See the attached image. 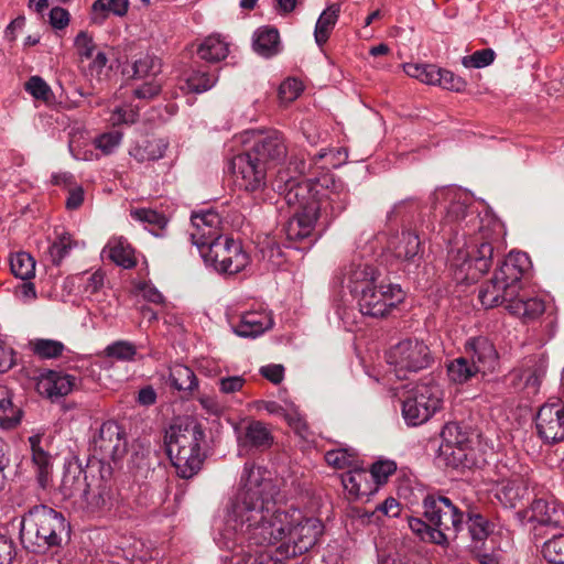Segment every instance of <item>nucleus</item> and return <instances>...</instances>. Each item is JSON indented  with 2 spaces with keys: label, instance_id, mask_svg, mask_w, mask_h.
Wrapping results in <instances>:
<instances>
[{
  "label": "nucleus",
  "instance_id": "21",
  "mask_svg": "<svg viewBox=\"0 0 564 564\" xmlns=\"http://www.w3.org/2000/svg\"><path fill=\"white\" fill-rule=\"evenodd\" d=\"M273 326L271 313L259 308L241 313L239 321L231 324L236 335L243 338H256Z\"/></svg>",
  "mask_w": 564,
  "mask_h": 564
},
{
  "label": "nucleus",
  "instance_id": "1",
  "mask_svg": "<svg viewBox=\"0 0 564 564\" xmlns=\"http://www.w3.org/2000/svg\"><path fill=\"white\" fill-rule=\"evenodd\" d=\"M279 487L270 473L246 463L226 518L214 540L231 553L228 564H284L310 551L324 531L321 520L276 505Z\"/></svg>",
  "mask_w": 564,
  "mask_h": 564
},
{
  "label": "nucleus",
  "instance_id": "3",
  "mask_svg": "<svg viewBox=\"0 0 564 564\" xmlns=\"http://www.w3.org/2000/svg\"><path fill=\"white\" fill-rule=\"evenodd\" d=\"M20 538L25 549L34 553H45L59 549L69 541L70 525L62 512L37 505L23 514Z\"/></svg>",
  "mask_w": 564,
  "mask_h": 564
},
{
  "label": "nucleus",
  "instance_id": "8",
  "mask_svg": "<svg viewBox=\"0 0 564 564\" xmlns=\"http://www.w3.org/2000/svg\"><path fill=\"white\" fill-rule=\"evenodd\" d=\"M404 292L399 284L388 283L373 286L355 299L359 312L365 316L381 318L389 315L404 300Z\"/></svg>",
  "mask_w": 564,
  "mask_h": 564
},
{
  "label": "nucleus",
  "instance_id": "52",
  "mask_svg": "<svg viewBox=\"0 0 564 564\" xmlns=\"http://www.w3.org/2000/svg\"><path fill=\"white\" fill-rule=\"evenodd\" d=\"M122 141V133L118 130L105 132L94 140L96 149L100 150L102 154L109 155L113 153Z\"/></svg>",
  "mask_w": 564,
  "mask_h": 564
},
{
  "label": "nucleus",
  "instance_id": "56",
  "mask_svg": "<svg viewBox=\"0 0 564 564\" xmlns=\"http://www.w3.org/2000/svg\"><path fill=\"white\" fill-rule=\"evenodd\" d=\"M74 45L77 52V55L82 61L90 59L94 56L96 44L91 35H89L85 31H80L74 41Z\"/></svg>",
  "mask_w": 564,
  "mask_h": 564
},
{
  "label": "nucleus",
  "instance_id": "64",
  "mask_svg": "<svg viewBox=\"0 0 564 564\" xmlns=\"http://www.w3.org/2000/svg\"><path fill=\"white\" fill-rule=\"evenodd\" d=\"M246 379L242 376L223 377L218 380L219 390L225 394H232L242 389Z\"/></svg>",
  "mask_w": 564,
  "mask_h": 564
},
{
  "label": "nucleus",
  "instance_id": "12",
  "mask_svg": "<svg viewBox=\"0 0 564 564\" xmlns=\"http://www.w3.org/2000/svg\"><path fill=\"white\" fill-rule=\"evenodd\" d=\"M379 269L365 260H354L344 267L338 279L344 288H346L354 299L369 291L373 286L380 284Z\"/></svg>",
  "mask_w": 564,
  "mask_h": 564
},
{
  "label": "nucleus",
  "instance_id": "28",
  "mask_svg": "<svg viewBox=\"0 0 564 564\" xmlns=\"http://www.w3.org/2000/svg\"><path fill=\"white\" fill-rule=\"evenodd\" d=\"M507 310L510 314L529 322L541 316L545 311V305L539 297H528L518 292L512 302L507 305Z\"/></svg>",
  "mask_w": 564,
  "mask_h": 564
},
{
  "label": "nucleus",
  "instance_id": "41",
  "mask_svg": "<svg viewBox=\"0 0 564 564\" xmlns=\"http://www.w3.org/2000/svg\"><path fill=\"white\" fill-rule=\"evenodd\" d=\"M171 386L183 392H192L198 387L194 371L184 365H175L170 372Z\"/></svg>",
  "mask_w": 564,
  "mask_h": 564
},
{
  "label": "nucleus",
  "instance_id": "61",
  "mask_svg": "<svg viewBox=\"0 0 564 564\" xmlns=\"http://www.w3.org/2000/svg\"><path fill=\"white\" fill-rule=\"evenodd\" d=\"M137 119L138 109L130 105L116 107L110 117L112 124L134 123Z\"/></svg>",
  "mask_w": 564,
  "mask_h": 564
},
{
  "label": "nucleus",
  "instance_id": "7",
  "mask_svg": "<svg viewBox=\"0 0 564 564\" xmlns=\"http://www.w3.org/2000/svg\"><path fill=\"white\" fill-rule=\"evenodd\" d=\"M387 362L398 379L427 368L432 362L429 346L419 339H404L392 346L386 354Z\"/></svg>",
  "mask_w": 564,
  "mask_h": 564
},
{
  "label": "nucleus",
  "instance_id": "11",
  "mask_svg": "<svg viewBox=\"0 0 564 564\" xmlns=\"http://www.w3.org/2000/svg\"><path fill=\"white\" fill-rule=\"evenodd\" d=\"M231 169L236 176V182L245 191L257 192L267 186L270 167L248 151L234 156Z\"/></svg>",
  "mask_w": 564,
  "mask_h": 564
},
{
  "label": "nucleus",
  "instance_id": "50",
  "mask_svg": "<svg viewBox=\"0 0 564 564\" xmlns=\"http://www.w3.org/2000/svg\"><path fill=\"white\" fill-rule=\"evenodd\" d=\"M105 355L118 361H133L137 355V347L128 340H117L105 348Z\"/></svg>",
  "mask_w": 564,
  "mask_h": 564
},
{
  "label": "nucleus",
  "instance_id": "18",
  "mask_svg": "<svg viewBox=\"0 0 564 564\" xmlns=\"http://www.w3.org/2000/svg\"><path fill=\"white\" fill-rule=\"evenodd\" d=\"M464 356L475 365L480 373L492 372L498 365V352L485 336L470 337L464 345Z\"/></svg>",
  "mask_w": 564,
  "mask_h": 564
},
{
  "label": "nucleus",
  "instance_id": "6",
  "mask_svg": "<svg viewBox=\"0 0 564 564\" xmlns=\"http://www.w3.org/2000/svg\"><path fill=\"white\" fill-rule=\"evenodd\" d=\"M443 404V390L432 380L414 384L402 401V416L408 425L429 421Z\"/></svg>",
  "mask_w": 564,
  "mask_h": 564
},
{
  "label": "nucleus",
  "instance_id": "46",
  "mask_svg": "<svg viewBox=\"0 0 564 564\" xmlns=\"http://www.w3.org/2000/svg\"><path fill=\"white\" fill-rule=\"evenodd\" d=\"M468 531L475 543H482L494 531V524L480 513L468 512Z\"/></svg>",
  "mask_w": 564,
  "mask_h": 564
},
{
  "label": "nucleus",
  "instance_id": "60",
  "mask_svg": "<svg viewBox=\"0 0 564 564\" xmlns=\"http://www.w3.org/2000/svg\"><path fill=\"white\" fill-rule=\"evenodd\" d=\"M80 279L83 281V291L88 295L99 292L105 284V273L101 270H96L89 274L84 273Z\"/></svg>",
  "mask_w": 564,
  "mask_h": 564
},
{
  "label": "nucleus",
  "instance_id": "14",
  "mask_svg": "<svg viewBox=\"0 0 564 564\" xmlns=\"http://www.w3.org/2000/svg\"><path fill=\"white\" fill-rule=\"evenodd\" d=\"M538 435L546 444L564 441V405L560 400L543 404L535 416Z\"/></svg>",
  "mask_w": 564,
  "mask_h": 564
},
{
  "label": "nucleus",
  "instance_id": "24",
  "mask_svg": "<svg viewBox=\"0 0 564 564\" xmlns=\"http://www.w3.org/2000/svg\"><path fill=\"white\" fill-rule=\"evenodd\" d=\"M234 241L235 239L230 237L221 236L207 242H200L197 249L205 264L220 273V267L225 264Z\"/></svg>",
  "mask_w": 564,
  "mask_h": 564
},
{
  "label": "nucleus",
  "instance_id": "40",
  "mask_svg": "<svg viewBox=\"0 0 564 564\" xmlns=\"http://www.w3.org/2000/svg\"><path fill=\"white\" fill-rule=\"evenodd\" d=\"M250 263V256L238 240L231 242L230 253L225 264L220 267V273L236 274L241 272Z\"/></svg>",
  "mask_w": 564,
  "mask_h": 564
},
{
  "label": "nucleus",
  "instance_id": "22",
  "mask_svg": "<svg viewBox=\"0 0 564 564\" xmlns=\"http://www.w3.org/2000/svg\"><path fill=\"white\" fill-rule=\"evenodd\" d=\"M530 520L553 529H564V506L554 498H539L530 507Z\"/></svg>",
  "mask_w": 564,
  "mask_h": 564
},
{
  "label": "nucleus",
  "instance_id": "30",
  "mask_svg": "<svg viewBox=\"0 0 564 564\" xmlns=\"http://www.w3.org/2000/svg\"><path fill=\"white\" fill-rule=\"evenodd\" d=\"M528 492V486L520 477L500 481L496 489V498L506 508H516Z\"/></svg>",
  "mask_w": 564,
  "mask_h": 564
},
{
  "label": "nucleus",
  "instance_id": "15",
  "mask_svg": "<svg viewBox=\"0 0 564 564\" xmlns=\"http://www.w3.org/2000/svg\"><path fill=\"white\" fill-rule=\"evenodd\" d=\"M85 480L86 474L79 467L75 468L73 476L72 470L68 469L63 477L64 495L68 497H79L93 508L104 507L107 499L109 498L106 488H99L96 492L90 489L89 485H87Z\"/></svg>",
  "mask_w": 564,
  "mask_h": 564
},
{
  "label": "nucleus",
  "instance_id": "63",
  "mask_svg": "<svg viewBox=\"0 0 564 564\" xmlns=\"http://www.w3.org/2000/svg\"><path fill=\"white\" fill-rule=\"evenodd\" d=\"M301 91V82L294 78H289L280 85L279 97L282 101L291 102L300 96Z\"/></svg>",
  "mask_w": 564,
  "mask_h": 564
},
{
  "label": "nucleus",
  "instance_id": "53",
  "mask_svg": "<svg viewBox=\"0 0 564 564\" xmlns=\"http://www.w3.org/2000/svg\"><path fill=\"white\" fill-rule=\"evenodd\" d=\"M73 248L72 236L67 232L58 236L57 240L50 247L52 262L58 265Z\"/></svg>",
  "mask_w": 564,
  "mask_h": 564
},
{
  "label": "nucleus",
  "instance_id": "10",
  "mask_svg": "<svg viewBox=\"0 0 564 564\" xmlns=\"http://www.w3.org/2000/svg\"><path fill=\"white\" fill-rule=\"evenodd\" d=\"M94 457L102 463L120 460L127 453L124 432L115 421L104 422L91 442Z\"/></svg>",
  "mask_w": 564,
  "mask_h": 564
},
{
  "label": "nucleus",
  "instance_id": "59",
  "mask_svg": "<svg viewBox=\"0 0 564 564\" xmlns=\"http://www.w3.org/2000/svg\"><path fill=\"white\" fill-rule=\"evenodd\" d=\"M290 427L302 438H307L308 436V426L303 417V415L299 412L297 408L291 403L290 411L284 419Z\"/></svg>",
  "mask_w": 564,
  "mask_h": 564
},
{
  "label": "nucleus",
  "instance_id": "35",
  "mask_svg": "<svg viewBox=\"0 0 564 564\" xmlns=\"http://www.w3.org/2000/svg\"><path fill=\"white\" fill-rule=\"evenodd\" d=\"M21 410L12 403V393L8 387L0 384V426L12 429L21 421Z\"/></svg>",
  "mask_w": 564,
  "mask_h": 564
},
{
  "label": "nucleus",
  "instance_id": "26",
  "mask_svg": "<svg viewBox=\"0 0 564 564\" xmlns=\"http://www.w3.org/2000/svg\"><path fill=\"white\" fill-rule=\"evenodd\" d=\"M230 43L218 33L206 36L196 48L198 57L208 63L224 61L229 54Z\"/></svg>",
  "mask_w": 564,
  "mask_h": 564
},
{
  "label": "nucleus",
  "instance_id": "54",
  "mask_svg": "<svg viewBox=\"0 0 564 564\" xmlns=\"http://www.w3.org/2000/svg\"><path fill=\"white\" fill-rule=\"evenodd\" d=\"M495 52L491 48L476 51L471 55L464 56L462 64L467 67L482 68L489 66L495 61Z\"/></svg>",
  "mask_w": 564,
  "mask_h": 564
},
{
  "label": "nucleus",
  "instance_id": "38",
  "mask_svg": "<svg viewBox=\"0 0 564 564\" xmlns=\"http://www.w3.org/2000/svg\"><path fill=\"white\" fill-rule=\"evenodd\" d=\"M408 522L411 531L422 541L435 543L438 545L447 544L448 538L446 533H443L438 529H434L430 522L426 523L422 519L414 517H410Z\"/></svg>",
  "mask_w": 564,
  "mask_h": 564
},
{
  "label": "nucleus",
  "instance_id": "51",
  "mask_svg": "<svg viewBox=\"0 0 564 564\" xmlns=\"http://www.w3.org/2000/svg\"><path fill=\"white\" fill-rule=\"evenodd\" d=\"M32 460L37 468V482L40 487L45 489L50 482L51 456L43 448L34 449L32 452Z\"/></svg>",
  "mask_w": 564,
  "mask_h": 564
},
{
  "label": "nucleus",
  "instance_id": "33",
  "mask_svg": "<svg viewBox=\"0 0 564 564\" xmlns=\"http://www.w3.org/2000/svg\"><path fill=\"white\" fill-rule=\"evenodd\" d=\"M104 252H107L108 257L120 267L130 269L135 265L133 249L122 237L110 239Z\"/></svg>",
  "mask_w": 564,
  "mask_h": 564
},
{
  "label": "nucleus",
  "instance_id": "39",
  "mask_svg": "<svg viewBox=\"0 0 564 564\" xmlns=\"http://www.w3.org/2000/svg\"><path fill=\"white\" fill-rule=\"evenodd\" d=\"M167 143L163 139L154 138L142 142L130 151V154L139 162L155 161L163 158Z\"/></svg>",
  "mask_w": 564,
  "mask_h": 564
},
{
  "label": "nucleus",
  "instance_id": "9",
  "mask_svg": "<svg viewBox=\"0 0 564 564\" xmlns=\"http://www.w3.org/2000/svg\"><path fill=\"white\" fill-rule=\"evenodd\" d=\"M423 514L434 529L457 533L464 523V513L444 496L427 495L423 499Z\"/></svg>",
  "mask_w": 564,
  "mask_h": 564
},
{
  "label": "nucleus",
  "instance_id": "36",
  "mask_svg": "<svg viewBox=\"0 0 564 564\" xmlns=\"http://www.w3.org/2000/svg\"><path fill=\"white\" fill-rule=\"evenodd\" d=\"M446 370L449 381L455 384H464L480 373L465 356L451 360L446 365Z\"/></svg>",
  "mask_w": 564,
  "mask_h": 564
},
{
  "label": "nucleus",
  "instance_id": "55",
  "mask_svg": "<svg viewBox=\"0 0 564 564\" xmlns=\"http://www.w3.org/2000/svg\"><path fill=\"white\" fill-rule=\"evenodd\" d=\"M397 470V464L393 460H379L371 466L369 476L372 484L386 482L388 477Z\"/></svg>",
  "mask_w": 564,
  "mask_h": 564
},
{
  "label": "nucleus",
  "instance_id": "32",
  "mask_svg": "<svg viewBox=\"0 0 564 564\" xmlns=\"http://www.w3.org/2000/svg\"><path fill=\"white\" fill-rule=\"evenodd\" d=\"M253 50L263 57H271L280 51V35L276 29L260 28L253 34Z\"/></svg>",
  "mask_w": 564,
  "mask_h": 564
},
{
  "label": "nucleus",
  "instance_id": "27",
  "mask_svg": "<svg viewBox=\"0 0 564 564\" xmlns=\"http://www.w3.org/2000/svg\"><path fill=\"white\" fill-rule=\"evenodd\" d=\"M420 246L421 242L415 232L402 231L393 246V254L402 262L417 265L422 258Z\"/></svg>",
  "mask_w": 564,
  "mask_h": 564
},
{
  "label": "nucleus",
  "instance_id": "37",
  "mask_svg": "<svg viewBox=\"0 0 564 564\" xmlns=\"http://www.w3.org/2000/svg\"><path fill=\"white\" fill-rule=\"evenodd\" d=\"M130 216L132 219L147 224L149 226V230L155 237H162L163 230L165 229L169 219L162 213H159L154 209L150 208H135L130 212Z\"/></svg>",
  "mask_w": 564,
  "mask_h": 564
},
{
  "label": "nucleus",
  "instance_id": "47",
  "mask_svg": "<svg viewBox=\"0 0 564 564\" xmlns=\"http://www.w3.org/2000/svg\"><path fill=\"white\" fill-rule=\"evenodd\" d=\"M325 460L329 466L335 468L350 469L358 463V457L357 453L352 448H337L327 451L325 454Z\"/></svg>",
  "mask_w": 564,
  "mask_h": 564
},
{
  "label": "nucleus",
  "instance_id": "58",
  "mask_svg": "<svg viewBox=\"0 0 564 564\" xmlns=\"http://www.w3.org/2000/svg\"><path fill=\"white\" fill-rule=\"evenodd\" d=\"M129 9V0H96L93 4L94 12L110 11L115 15L123 17Z\"/></svg>",
  "mask_w": 564,
  "mask_h": 564
},
{
  "label": "nucleus",
  "instance_id": "16",
  "mask_svg": "<svg viewBox=\"0 0 564 564\" xmlns=\"http://www.w3.org/2000/svg\"><path fill=\"white\" fill-rule=\"evenodd\" d=\"M467 195L455 187L437 188L431 195V203L434 208L444 205V225L458 223L467 215Z\"/></svg>",
  "mask_w": 564,
  "mask_h": 564
},
{
  "label": "nucleus",
  "instance_id": "43",
  "mask_svg": "<svg viewBox=\"0 0 564 564\" xmlns=\"http://www.w3.org/2000/svg\"><path fill=\"white\" fill-rule=\"evenodd\" d=\"M218 80L215 72L205 69H193L186 78L187 90L195 94H202L212 89Z\"/></svg>",
  "mask_w": 564,
  "mask_h": 564
},
{
  "label": "nucleus",
  "instance_id": "2",
  "mask_svg": "<svg viewBox=\"0 0 564 564\" xmlns=\"http://www.w3.org/2000/svg\"><path fill=\"white\" fill-rule=\"evenodd\" d=\"M305 162L290 161L280 166L271 181L272 188L284 196L288 205L307 202L324 224H329L340 216L350 202L349 188L332 174L318 178L303 177Z\"/></svg>",
  "mask_w": 564,
  "mask_h": 564
},
{
  "label": "nucleus",
  "instance_id": "5",
  "mask_svg": "<svg viewBox=\"0 0 564 564\" xmlns=\"http://www.w3.org/2000/svg\"><path fill=\"white\" fill-rule=\"evenodd\" d=\"M501 226L479 227L478 234L465 243V248L452 250L449 261L457 282L473 283L488 272L494 256V242L500 237Z\"/></svg>",
  "mask_w": 564,
  "mask_h": 564
},
{
  "label": "nucleus",
  "instance_id": "48",
  "mask_svg": "<svg viewBox=\"0 0 564 564\" xmlns=\"http://www.w3.org/2000/svg\"><path fill=\"white\" fill-rule=\"evenodd\" d=\"M132 68L133 76L137 78L152 77L155 79V76L161 73L162 64L160 58L145 54L133 63Z\"/></svg>",
  "mask_w": 564,
  "mask_h": 564
},
{
  "label": "nucleus",
  "instance_id": "29",
  "mask_svg": "<svg viewBox=\"0 0 564 564\" xmlns=\"http://www.w3.org/2000/svg\"><path fill=\"white\" fill-rule=\"evenodd\" d=\"M545 371L542 361H534L531 366L513 372V379L518 381L514 386L523 389L528 395H534L540 389Z\"/></svg>",
  "mask_w": 564,
  "mask_h": 564
},
{
  "label": "nucleus",
  "instance_id": "31",
  "mask_svg": "<svg viewBox=\"0 0 564 564\" xmlns=\"http://www.w3.org/2000/svg\"><path fill=\"white\" fill-rule=\"evenodd\" d=\"M340 13V6L333 3L328 6L318 17L315 29L314 39L319 47L328 41Z\"/></svg>",
  "mask_w": 564,
  "mask_h": 564
},
{
  "label": "nucleus",
  "instance_id": "17",
  "mask_svg": "<svg viewBox=\"0 0 564 564\" xmlns=\"http://www.w3.org/2000/svg\"><path fill=\"white\" fill-rule=\"evenodd\" d=\"M294 205H299L300 210L295 213L284 227L286 239L290 242L305 241L311 247L314 242L313 231L319 217L308 206L307 202H299Z\"/></svg>",
  "mask_w": 564,
  "mask_h": 564
},
{
  "label": "nucleus",
  "instance_id": "23",
  "mask_svg": "<svg viewBox=\"0 0 564 564\" xmlns=\"http://www.w3.org/2000/svg\"><path fill=\"white\" fill-rule=\"evenodd\" d=\"M341 484L350 499H358L362 496H369L377 486L372 484L369 473L358 466V463L341 475Z\"/></svg>",
  "mask_w": 564,
  "mask_h": 564
},
{
  "label": "nucleus",
  "instance_id": "25",
  "mask_svg": "<svg viewBox=\"0 0 564 564\" xmlns=\"http://www.w3.org/2000/svg\"><path fill=\"white\" fill-rule=\"evenodd\" d=\"M517 293L508 286V284L492 279L486 283L479 291V300L486 308L498 305H508L512 302Z\"/></svg>",
  "mask_w": 564,
  "mask_h": 564
},
{
  "label": "nucleus",
  "instance_id": "19",
  "mask_svg": "<svg viewBox=\"0 0 564 564\" xmlns=\"http://www.w3.org/2000/svg\"><path fill=\"white\" fill-rule=\"evenodd\" d=\"M193 231L189 234L194 246H200V242H207L221 237V217L212 209H202L194 212L191 216Z\"/></svg>",
  "mask_w": 564,
  "mask_h": 564
},
{
  "label": "nucleus",
  "instance_id": "42",
  "mask_svg": "<svg viewBox=\"0 0 564 564\" xmlns=\"http://www.w3.org/2000/svg\"><path fill=\"white\" fill-rule=\"evenodd\" d=\"M10 270L12 274L23 281H29L35 275V260L24 251L10 256Z\"/></svg>",
  "mask_w": 564,
  "mask_h": 564
},
{
  "label": "nucleus",
  "instance_id": "49",
  "mask_svg": "<svg viewBox=\"0 0 564 564\" xmlns=\"http://www.w3.org/2000/svg\"><path fill=\"white\" fill-rule=\"evenodd\" d=\"M32 351L43 359L56 358L62 355L65 346L62 341L55 339L37 338L30 341Z\"/></svg>",
  "mask_w": 564,
  "mask_h": 564
},
{
  "label": "nucleus",
  "instance_id": "45",
  "mask_svg": "<svg viewBox=\"0 0 564 564\" xmlns=\"http://www.w3.org/2000/svg\"><path fill=\"white\" fill-rule=\"evenodd\" d=\"M245 442L252 447H269L272 435L262 422L252 421L246 429Z\"/></svg>",
  "mask_w": 564,
  "mask_h": 564
},
{
  "label": "nucleus",
  "instance_id": "44",
  "mask_svg": "<svg viewBox=\"0 0 564 564\" xmlns=\"http://www.w3.org/2000/svg\"><path fill=\"white\" fill-rule=\"evenodd\" d=\"M541 555L549 564H564V533H554L541 546Z\"/></svg>",
  "mask_w": 564,
  "mask_h": 564
},
{
  "label": "nucleus",
  "instance_id": "34",
  "mask_svg": "<svg viewBox=\"0 0 564 564\" xmlns=\"http://www.w3.org/2000/svg\"><path fill=\"white\" fill-rule=\"evenodd\" d=\"M41 384L47 397L54 399L72 392L76 384V378L67 373L51 372Z\"/></svg>",
  "mask_w": 564,
  "mask_h": 564
},
{
  "label": "nucleus",
  "instance_id": "4",
  "mask_svg": "<svg viewBox=\"0 0 564 564\" xmlns=\"http://www.w3.org/2000/svg\"><path fill=\"white\" fill-rule=\"evenodd\" d=\"M204 436L202 426L189 417L174 420L165 431L166 453L178 477L189 479L200 470Z\"/></svg>",
  "mask_w": 564,
  "mask_h": 564
},
{
  "label": "nucleus",
  "instance_id": "20",
  "mask_svg": "<svg viewBox=\"0 0 564 564\" xmlns=\"http://www.w3.org/2000/svg\"><path fill=\"white\" fill-rule=\"evenodd\" d=\"M531 268V260L525 252L511 251L496 270L497 281L508 284L516 293L520 291L521 279Z\"/></svg>",
  "mask_w": 564,
  "mask_h": 564
},
{
  "label": "nucleus",
  "instance_id": "57",
  "mask_svg": "<svg viewBox=\"0 0 564 564\" xmlns=\"http://www.w3.org/2000/svg\"><path fill=\"white\" fill-rule=\"evenodd\" d=\"M438 77L440 80H437L436 85L447 90L462 93L465 90L467 86V83L464 78L455 75L453 72L448 69L441 68Z\"/></svg>",
  "mask_w": 564,
  "mask_h": 564
},
{
  "label": "nucleus",
  "instance_id": "13",
  "mask_svg": "<svg viewBox=\"0 0 564 564\" xmlns=\"http://www.w3.org/2000/svg\"><path fill=\"white\" fill-rule=\"evenodd\" d=\"M250 154L274 169L286 158L288 149L283 135L276 130L253 131Z\"/></svg>",
  "mask_w": 564,
  "mask_h": 564
},
{
  "label": "nucleus",
  "instance_id": "62",
  "mask_svg": "<svg viewBox=\"0 0 564 564\" xmlns=\"http://www.w3.org/2000/svg\"><path fill=\"white\" fill-rule=\"evenodd\" d=\"M25 90L36 99L47 100L51 88L40 76H32L25 83Z\"/></svg>",
  "mask_w": 564,
  "mask_h": 564
}]
</instances>
